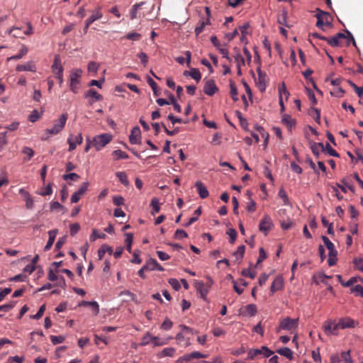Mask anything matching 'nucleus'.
<instances>
[{
  "mask_svg": "<svg viewBox=\"0 0 363 363\" xmlns=\"http://www.w3.org/2000/svg\"><path fill=\"white\" fill-rule=\"evenodd\" d=\"M356 323L354 320L350 317H345L340 318L337 323L332 320H328L324 323L323 329L326 335H337V330L339 328L345 329V328H353L356 325Z\"/></svg>",
  "mask_w": 363,
  "mask_h": 363,
  "instance_id": "f257e3e1",
  "label": "nucleus"
},
{
  "mask_svg": "<svg viewBox=\"0 0 363 363\" xmlns=\"http://www.w3.org/2000/svg\"><path fill=\"white\" fill-rule=\"evenodd\" d=\"M67 118V113H62L57 120L54 121L53 125L51 128H47L45 130V135L41 138V140H46L50 136L60 133L64 129Z\"/></svg>",
  "mask_w": 363,
  "mask_h": 363,
  "instance_id": "f03ea898",
  "label": "nucleus"
},
{
  "mask_svg": "<svg viewBox=\"0 0 363 363\" xmlns=\"http://www.w3.org/2000/svg\"><path fill=\"white\" fill-rule=\"evenodd\" d=\"M82 70L79 68H74L71 69L69 74V86L71 91L77 94L79 91L80 81L79 78L82 77Z\"/></svg>",
  "mask_w": 363,
  "mask_h": 363,
  "instance_id": "7ed1b4c3",
  "label": "nucleus"
},
{
  "mask_svg": "<svg viewBox=\"0 0 363 363\" xmlns=\"http://www.w3.org/2000/svg\"><path fill=\"white\" fill-rule=\"evenodd\" d=\"M113 136L109 133H103L94 137L92 145L96 151L101 150L112 140Z\"/></svg>",
  "mask_w": 363,
  "mask_h": 363,
  "instance_id": "20e7f679",
  "label": "nucleus"
},
{
  "mask_svg": "<svg viewBox=\"0 0 363 363\" xmlns=\"http://www.w3.org/2000/svg\"><path fill=\"white\" fill-rule=\"evenodd\" d=\"M298 318L292 319L289 317L284 318L279 324V330H291L298 327Z\"/></svg>",
  "mask_w": 363,
  "mask_h": 363,
  "instance_id": "39448f33",
  "label": "nucleus"
},
{
  "mask_svg": "<svg viewBox=\"0 0 363 363\" xmlns=\"http://www.w3.org/2000/svg\"><path fill=\"white\" fill-rule=\"evenodd\" d=\"M329 13L328 12L323 11L319 9H317V13L315 15L317 18L316 26L323 29L324 25L330 26L331 23L328 21Z\"/></svg>",
  "mask_w": 363,
  "mask_h": 363,
  "instance_id": "423d86ee",
  "label": "nucleus"
},
{
  "mask_svg": "<svg viewBox=\"0 0 363 363\" xmlns=\"http://www.w3.org/2000/svg\"><path fill=\"white\" fill-rule=\"evenodd\" d=\"M261 354H263L265 357H269L273 354V352L266 346H262L261 349L250 350L248 353V357L249 358H253L256 355Z\"/></svg>",
  "mask_w": 363,
  "mask_h": 363,
  "instance_id": "0eeeda50",
  "label": "nucleus"
},
{
  "mask_svg": "<svg viewBox=\"0 0 363 363\" xmlns=\"http://www.w3.org/2000/svg\"><path fill=\"white\" fill-rule=\"evenodd\" d=\"M130 143L133 145L140 144L141 143V132L139 127H134L129 135Z\"/></svg>",
  "mask_w": 363,
  "mask_h": 363,
  "instance_id": "6e6552de",
  "label": "nucleus"
},
{
  "mask_svg": "<svg viewBox=\"0 0 363 363\" xmlns=\"http://www.w3.org/2000/svg\"><path fill=\"white\" fill-rule=\"evenodd\" d=\"M89 186V182H84L79 189L74 193L71 196V202L72 203H77L79 201L82 195H83L87 190Z\"/></svg>",
  "mask_w": 363,
  "mask_h": 363,
  "instance_id": "1a4fd4ad",
  "label": "nucleus"
},
{
  "mask_svg": "<svg viewBox=\"0 0 363 363\" xmlns=\"http://www.w3.org/2000/svg\"><path fill=\"white\" fill-rule=\"evenodd\" d=\"M257 72L258 74V79L256 82L257 86L261 92H263L267 88L266 74L259 68L257 69Z\"/></svg>",
  "mask_w": 363,
  "mask_h": 363,
  "instance_id": "9d476101",
  "label": "nucleus"
},
{
  "mask_svg": "<svg viewBox=\"0 0 363 363\" xmlns=\"http://www.w3.org/2000/svg\"><path fill=\"white\" fill-rule=\"evenodd\" d=\"M273 223L271 218L266 215L264 216L263 219L260 221L259 225V229L262 232H264L265 234L271 229L272 227Z\"/></svg>",
  "mask_w": 363,
  "mask_h": 363,
  "instance_id": "9b49d317",
  "label": "nucleus"
},
{
  "mask_svg": "<svg viewBox=\"0 0 363 363\" xmlns=\"http://www.w3.org/2000/svg\"><path fill=\"white\" fill-rule=\"evenodd\" d=\"M17 72H36V66L33 61H28L23 65H18L16 67Z\"/></svg>",
  "mask_w": 363,
  "mask_h": 363,
  "instance_id": "f8f14e48",
  "label": "nucleus"
},
{
  "mask_svg": "<svg viewBox=\"0 0 363 363\" xmlns=\"http://www.w3.org/2000/svg\"><path fill=\"white\" fill-rule=\"evenodd\" d=\"M218 91V87L213 79L208 80L203 87V91L208 96H213Z\"/></svg>",
  "mask_w": 363,
  "mask_h": 363,
  "instance_id": "ddd939ff",
  "label": "nucleus"
},
{
  "mask_svg": "<svg viewBox=\"0 0 363 363\" xmlns=\"http://www.w3.org/2000/svg\"><path fill=\"white\" fill-rule=\"evenodd\" d=\"M195 287L197 292L200 294L201 297L204 300L206 299L207 294L209 291L208 287L201 281H195Z\"/></svg>",
  "mask_w": 363,
  "mask_h": 363,
  "instance_id": "4468645a",
  "label": "nucleus"
},
{
  "mask_svg": "<svg viewBox=\"0 0 363 363\" xmlns=\"http://www.w3.org/2000/svg\"><path fill=\"white\" fill-rule=\"evenodd\" d=\"M283 286V278L281 277H277L271 285L270 291L272 294H274L275 291L281 290Z\"/></svg>",
  "mask_w": 363,
  "mask_h": 363,
  "instance_id": "2eb2a0df",
  "label": "nucleus"
},
{
  "mask_svg": "<svg viewBox=\"0 0 363 363\" xmlns=\"http://www.w3.org/2000/svg\"><path fill=\"white\" fill-rule=\"evenodd\" d=\"M146 265L147 267L148 271H153V270H157L159 272H163L164 268L159 264V263L157 262L155 259H150L146 262Z\"/></svg>",
  "mask_w": 363,
  "mask_h": 363,
  "instance_id": "dca6fc26",
  "label": "nucleus"
},
{
  "mask_svg": "<svg viewBox=\"0 0 363 363\" xmlns=\"http://www.w3.org/2000/svg\"><path fill=\"white\" fill-rule=\"evenodd\" d=\"M211 23L210 19L208 18H203L202 17L201 20L199 22L198 26L195 28L194 32L196 35H199L200 33H201L206 26L209 25Z\"/></svg>",
  "mask_w": 363,
  "mask_h": 363,
  "instance_id": "f3484780",
  "label": "nucleus"
},
{
  "mask_svg": "<svg viewBox=\"0 0 363 363\" xmlns=\"http://www.w3.org/2000/svg\"><path fill=\"white\" fill-rule=\"evenodd\" d=\"M195 186L196 187L199 196L201 199L208 197L209 194L208 191L201 181H197L195 184Z\"/></svg>",
  "mask_w": 363,
  "mask_h": 363,
  "instance_id": "a211bd4d",
  "label": "nucleus"
},
{
  "mask_svg": "<svg viewBox=\"0 0 363 363\" xmlns=\"http://www.w3.org/2000/svg\"><path fill=\"white\" fill-rule=\"evenodd\" d=\"M198 356H200V354L196 353V351L192 352L191 353H187L180 357L177 360V363H187L192 360L193 359H196V357Z\"/></svg>",
  "mask_w": 363,
  "mask_h": 363,
  "instance_id": "6ab92c4d",
  "label": "nucleus"
},
{
  "mask_svg": "<svg viewBox=\"0 0 363 363\" xmlns=\"http://www.w3.org/2000/svg\"><path fill=\"white\" fill-rule=\"evenodd\" d=\"M57 232H58V230L57 229H53L48 232L49 239L48 240L47 244L45 245V246L44 247V250L45 251L49 250L51 248V247L52 246V245L55 242L56 235L57 234Z\"/></svg>",
  "mask_w": 363,
  "mask_h": 363,
  "instance_id": "aec40b11",
  "label": "nucleus"
},
{
  "mask_svg": "<svg viewBox=\"0 0 363 363\" xmlns=\"http://www.w3.org/2000/svg\"><path fill=\"white\" fill-rule=\"evenodd\" d=\"M86 98H92L94 100L90 101V104H92L95 101H101L103 99L102 95L99 94L96 90L91 89L88 90L85 94Z\"/></svg>",
  "mask_w": 363,
  "mask_h": 363,
  "instance_id": "412c9836",
  "label": "nucleus"
},
{
  "mask_svg": "<svg viewBox=\"0 0 363 363\" xmlns=\"http://www.w3.org/2000/svg\"><path fill=\"white\" fill-rule=\"evenodd\" d=\"M311 148L312 152L316 157L319 156L320 151H325V147L322 143H313L311 144Z\"/></svg>",
  "mask_w": 363,
  "mask_h": 363,
  "instance_id": "4be33fe9",
  "label": "nucleus"
},
{
  "mask_svg": "<svg viewBox=\"0 0 363 363\" xmlns=\"http://www.w3.org/2000/svg\"><path fill=\"white\" fill-rule=\"evenodd\" d=\"M278 23L281 26H284L289 28L290 26L287 23V12L286 10H282L281 13L277 16Z\"/></svg>",
  "mask_w": 363,
  "mask_h": 363,
  "instance_id": "5701e85b",
  "label": "nucleus"
},
{
  "mask_svg": "<svg viewBox=\"0 0 363 363\" xmlns=\"http://www.w3.org/2000/svg\"><path fill=\"white\" fill-rule=\"evenodd\" d=\"M28 50L27 48V47L24 45H23L21 48V50L19 51V53H18L17 55H13V56H11L9 57H8L7 60L9 61V60H20L25 55L27 54Z\"/></svg>",
  "mask_w": 363,
  "mask_h": 363,
  "instance_id": "b1692460",
  "label": "nucleus"
},
{
  "mask_svg": "<svg viewBox=\"0 0 363 363\" xmlns=\"http://www.w3.org/2000/svg\"><path fill=\"white\" fill-rule=\"evenodd\" d=\"M184 54H185V55H186V59H185V58H184V57H182V56H179V57H177L176 58V61H177L179 64H180V65H183V64L185 62V61H186V65H187L188 67H189V66H190V62H191V52L187 50V51H186V52H184Z\"/></svg>",
  "mask_w": 363,
  "mask_h": 363,
  "instance_id": "393cba45",
  "label": "nucleus"
},
{
  "mask_svg": "<svg viewBox=\"0 0 363 363\" xmlns=\"http://www.w3.org/2000/svg\"><path fill=\"white\" fill-rule=\"evenodd\" d=\"M277 352L289 359H291L293 358V352L289 347H285L280 348L277 350Z\"/></svg>",
  "mask_w": 363,
  "mask_h": 363,
  "instance_id": "a878e982",
  "label": "nucleus"
},
{
  "mask_svg": "<svg viewBox=\"0 0 363 363\" xmlns=\"http://www.w3.org/2000/svg\"><path fill=\"white\" fill-rule=\"evenodd\" d=\"M289 96L290 94L286 89L285 83L282 82L279 86V97H281V99H283V96H284L286 99H288Z\"/></svg>",
  "mask_w": 363,
  "mask_h": 363,
  "instance_id": "bb28decb",
  "label": "nucleus"
},
{
  "mask_svg": "<svg viewBox=\"0 0 363 363\" xmlns=\"http://www.w3.org/2000/svg\"><path fill=\"white\" fill-rule=\"evenodd\" d=\"M337 251L335 250H332L331 252H328V265L329 266H334L336 262H337Z\"/></svg>",
  "mask_w": 363,
  "mask_h": 363,
  "instance_id": "cd10ccee",
  "label": "nucleus"
},
{
  "mask_svg": "<svg viewBox=\"0 0 363 363\" xmlns=\"http://www.w3.org/2000/svg\"><path fill=\"white\" fill-rule=\"evenodd\" d=\"M106 252H108V254H112L113 249L107 245H102L98 250V256L99 258L101 259L103 258Z\"/></svg>",
  "mask_w": 363,
  "mask_h": 363,
  "instance_id": "c85d7f7f",
  "label": "nucleus"
},
{
  "mask_svg": "<svg viewBox=\"0 0 363 363\" xmlns=\"http://www.w3.org/2000/svg\"><path fill=\"white\" fill-rule=\"evenodd\" d=\"M283 123L286 125L289 128L295 126V121L288 114H284L281 118Z\"/></svg>",
  "mask_w": 363,
  "mask_h": 363,
  "instance_id": "c756f323",
  "label": "nucleus"
},
{
  "mask_svg": "<svg viewBox=\"0 0 363 363\" xmlns=\"http://www.w3.org/2000/svg\"><path fill=\"white\" fill-rule=\"evenodd\" d=\"M116 176L124 186H128L129 182L128 179L127 174L125 172H117L116 173Z\"/></svg>",
  "mask_w": 363,
  "mask_h": 363,
  "instance_id": "7c9ffc66",
  "label": "nucleus"
},
{
  "mask_svg": "<svg viewBox=\"0 0 363 363\" xmlns=\"http://www.w3.org/2000/svg\"><path fill=\"white\" fill-rule=\"evenodd\" d=\"M106 234L104 233L99 232L96 229H93L92 233L89 237V240L91 242L95 241L96 239H104L106 238Z\"/></svg>",
  "mask_w": 363,
  "mask_h": 363,
  "instance_id": "2f4dec72",
  "label": "nucleus"
},
{
  "mask_svg": "<svg viewBox=\"0 0 363 363\" xmlns=\"http://www.w3.org/2000/svg\"><path fill=\"white\" fill-rule=\"evenodd\" d=\"M52 69L54 74H55V72H57V71L60 70V69L63 70V67L61 65V60H60L59 55L55 56L54 62L52 65Z\"/></svg>",
  "mask_w": 363,
  "mask_h": 363,
  "instance_id": "473e14b6",
  "label": "nucleus"
},
{
  "mask_svg": "<svg viewBox=\"0 0 363 363\" xmlns=\"http://www.w3.org/2000/svg\"><path fill=\"white\" fill-rule=\"evenodd\" d=\"M102 17V13L99 11H94L89 18L86 20V24L91 25L95 21L100 19Z\"/></svg>",
  "mask_w": 363,
  "mask_h": 363,
  "instance_id": "72a5a7b5",
  "label": "nucleus"
},
{
  "mask_svg": "<svg viewBox=\"0 0 363 363\" xmlns=\"http://www.w3.org/2000/svg\"><path fill=\"white\" fill-rule=\"evenodd\" d=\"M145 4V2L142 1V2H140L138 4H135L133 6L131 10H130V19L131 20H133L135 18H137V13H138V9H140L143 4Z\"/></svg>",
  "mask_w": 363,
  "mask_h": 363,
  "instance_id": "f704fd0d",
  "label": "nucleus"
},
{
  "mask_svg": "<svg viewBox=\"0 0 363 363\" xmlns=\"http://www.w3.org/2000/svg\"><path fill=\"white\" fill-rule=\"evenodd\" d=\"M175 353L174 347H166L159 354V357H172Z\"/></svg>",
  "mask_w": 363,
  "mask_h": 363,
  "instance_id": "c9c22d12",
  "label": "nucleus"
},
{
  "mask_svg": "<svg viewBox=\"0 0 363 363\" xmlns=\"http://www.w3.org/2000/svg\"><path fill=\"white\" fill-rule=\"evenodd\" d=\"M125 242L126 244V249L128 251V252H131V247L133 240V235L130 233H127L125 234Z\"/></svg>",
  "mask_w": 363,
  "mask_h": 363,
  "instance_id": "e433bc0d",
  "label": "nucleus"
},
{
  "mask_svg": "<svg viewBox=\"0 0 363 363\" xmlns=\"http://www.w3.org/2000/svg\"><path fill=\"white\" fill-rule=\"evenodd\" d=\"M112 155L115 157V160H121V159H128V155L121 150H116L112 152Z\"/></svg>",
  "mask_w": 363,
  "mask_h": 363,
  "instance_id": "4c0bfd02",
  "label": "nucleus"
},
{
  "mask_svg": "<svg viewBox=\"0 0 363 363\" xmlns=\"http://www.w3.org/2000/svg\"><path fill=\"white\" fill-rule=\"evenodd\" d=\"M278 196L282 199L284 205L290 206L291 203L287 196V194L285 190L283 188H281L278 192Z\"/></svg>",
  "mask_w": 363,
  "mask_h": 363,
  "instance_id": "58836bf2",
  "label": "nucleus"
},
{
  "mask_svg": "<svg viewBox=\"0 0 363 363\" xmlns=\"http://www.w3.org/2000/svg\"><path fill=\"white\" fill-rule=\"evenodd\" d=\"M189 76L195 79L197 82L201 79V74L198 69L191 68L189 70Z\"/></svg>",
  "mask_w": 363,
  "mask_h": 363,
  "instance_id": "ea45409f",
  "label": "nucleus"
},
{
  "mask_svg": "<svg viewBox=\"0 0 363 363\" xmlns=\"http://www.w3.org/2000/svg\"><path fill=\"white\" fill-rule=\"evenodd\" d=\"M22 152L27 156V157L24 159L25 161H29L34 155L33 150L29 147H24L22 149Z\"/></svg>",
  "mask_w": 363,
  "mask_h": 363,
  "instance_id": "a19ab883",
  "label": "nucleus"
},
{
  "mask_svg": "<svg viewBox=\"0 0 363 363\" xmlns=\"http://www.w3.org/2000/svg\"><path fill=\"white\" fill-rule=\"evenodd\" d=\"M150 205L153 208V211L151 212L152 215H155V213H158L160 211V202L157 198H153L152 199Z\"/></svg>",
  "mask_w": 363,
  "mask_h": 363,
  "instance_id": "79ce46f5",
  "label": "nucleus"
},
{
  "mask_svg": "<svg viewBox=\"0 0 363 363\" xmlns=\"http://www.w3.org/2000/svg\"><path fill=\"white\" fill-rule=\"evenodd\" d=\"M230 96H231L233 100L234 101H237L238 100V93L236 86L235 85L234 83L230 82Z\"/></svg>",
  "mask_w": 363,
  "mask_h": 363,
  "instance_id": "37998d69",
  "label": "nucleus"
},
{
  "mask_svg": "<svg viewBox=\"0 0 363 363\" xmlns=\"http://www.w3.org/2000/svg\"><path fill=\"white\" fill-rule=\"evenodd\" d=\"M235 62L236 63L237 67H241L245 65V59L240 52H238L234 55Z\"/></svg>",
  "mask_w": 363,
  "mask_h": 363,
  "instance_id": "c03bdc74",
  "label": "nucleus"
},
{
  "mask_svg": "<svg viewBox=\"0 0 363 363\" xmlns=\"http://www.w3.org/2000/svg\"><path fill=\"white\" fill-rule=\"evenodd\" d=\"M245 247L244 245H240L238 250L234 252V256L237 259H242L245 253Z\"/></svg>",
  "mask_w": 363,
  "mask_h": 363,
  "instance_id": "a18cd8bd",
  "label": "nucleus"
},
{
  "mask_svg": "<svg viewBox=\"0 0 363 363\" xmlns=\"http://www.w3.org/2000/svg\"><path fill=\"white\" fill-rule=\"evenodd\" d=\"M322 240H323L325 247L329 250V252H331L332 250H335L334 244L329 240V238L328 237L323 235Z\"/></svg>",
  "mask_w": 363,
  "mask_h": 363,
  "instance_id": "49530a36",
  "label": "nucleus"
},
{
  "mask_svg": "<svg viewBox=\"0 0 363 363\" xmlns=\"http://www.w3.org/2000/svg\"><path fill=\"white\" fill-rule=\"evenodd\" d=\"M352 292L357 296L363 297V286L357 284L351 289Z\"/></svg>",
  "mask_w": 363,
  "mask_h": 363,
  "instance_id": "de8ad7c7",
  "label": "nucleus"
},
{
  "mask_svg": "<svg viewBox=\"0 0 363 363\" xmlns=\"http://www.w3.org/2000/svg\"><path fill=\"white\" fill-rule=\"evenodd\" d=\"M341 358L345 363H354L350 355V351L342 352Z\"/></svg>",
  "mask_w": 363,
  "mask_h": 363,
  "instance_id": "09e8293b",
  "label": "nucleus"
},
{
  "mask_svg": "<svg viewBox=\"0 0 363 363\" xmlns=\"http://www.w3.org/2000/svg\"><path fill=\"white\" fill-rule=\"evenodd\" d=\"M167 342H168L167 340H161L158 337H155V336L152 337V343L154 347L162 346V345L167 344Z\"/></svg>",
  "mask_w": 363,
  "mask_h": 363,
  "instance_id": "8fccbe9b",
  "label": "nucleus"
},
{
  "mask_svg": "<svg viewBox=\"0 0 363 363\" xmlns=\"http://www.w3.org/2000/svg\"><path fill=\"white\" fill-rule=\"evenodd\" d=\"M187 237H188V234L184 230L177 229L174 233V238L177 240H182V239L187 238Z\"/></svg>",
  "mask_w": 363,
  "mask_h": 363,
  "instance_id": "3c124183",
  "label": "nucleus"
},
{
  "mask_svg": "<svg viewBox=\"0 0 363 363\" xmlns=\"http://www.w3.org/2000/svg\"><path fill=\"white\" fill-rule=\"evenodd\" d=\"M309 113L314 118L317 123H320V113L318 109L311 108Z\"/></svg>",
  "mask_w": 363,
  "mask_h": 363,
  "instance_id": "603ef678",
  "label": "nucleus"
},
{
  "mask_svg": "<svg viewBox=\"0 0 363 363\" xmlns=\"http://www.w3.org/2000/svg\"><path fill=\"white\" fill-rule=\"evenodd\" d=\"M353 263L357 269L363 272V257L354 259Z\"/></svg>",
  "mask_w": 363,
  "mask_h": 363,
  "instance_id": "864d4df0",
  "label": "nucleus"
},
{
  "mask_svg": "<svg viewBox=\"0 0 363 363\" xmlns=\"http://www.w3.org/2000/svg\"><path fill=\"white\" fill-rule=\"evenodd\" d=\"M227 234L230 237V242L233 244L236 240L237 235H238L236 230L233 228H229L227 230Z\"/></svg>",
  "mask_w": 363,
  "mask_h": 363,
  "instance_id": "5fc2aeb1",
  "label": "nucleus"
},
{
  "mask_svg": "<svg viewBox=\"0 0 363 363\" xmlns=\"http://www.w3.org/2000/svg\"><path fill=\"white\" fill-rule=\"evenodd\" d=\"M235 114L240 122L241 126L244 128H247V126L248 125V123H247V120L242 116V113L239 111H237L235 112Z\"/></svg>",
  "mask_w": 363,
  "mask_h": 363,
  "instance_id": "6e6d98bb",
  "label": "nucleus"
},
{
  "mask_svg": "<svg viewBox=\"0 0 363 363\" xmlns=\"http://www.w3.org/2000/svg\"><path fill=\"white\" fill-rule=\"evenodd\" d=\"M325 147V151H327L329 155L333 157H338L339 155L338 153L330 146L329 143H326Z\"/></svg>",
  "mask_w": 363,
  "mask_h": 363,
  "instance_id": "4d7b16f0",
  "label": "nucleus"
},
{
  "mask_svg": "<svg viewBox=\"0 0 363 363\" xmlns=\"http://www.w3.org/2000/svg\"><path fill=\"white\" fill-rule=\"evenodd\" d=\"M152 335L150 333H147L142 338L141 345H147L152 342Z\"/></svg>",
  "mask_w": 363,
  "mask_h": 363,
  "instance_id": "13d9d810",
  "label": "nucleus"
},
{
  "mask_svg": "<svg viewBox=\"0 0 363 363\" xmlns=\"http://www.w3.org/2000/svg\"><path fill=\"white\" fill-rule=\"evenodd\" d=\"M40 118V115L37 110H33L29 115L28 119L30 122L34 123Z\"/></svg>",
  "mask_w": 363,
  "mask_h": 363,
  "instance_id": "bf43d9fd",
  "label": "nucleus"
},
{
  "mask_svg": "<svg viewBox=\"0 0 363 363\" xmlns=\"http://www.w3.org/2000/svg\"><path fill=\"white\" fill-rule=\"evenodd\" d=\"M345 91L341 87H337L336 89L330 91V94L333 96L341 98L343 96Z\"/></svg>",
  "mask_w": 363,
  "mask_h": 363,
  "instance_id": "052dcab7",
  "label": "nucleus"
},
{
  "mask_svg": "<svg viewBox=\"0 0 363 363\" xmlns=\"http://www.w3.org/2000/svg\"><path fill=\"white\" fill-rule=\"evenodd\" d=\"M62 179L65 181L70 179L73 181H77L79 179V176L76 173H69L64 174L62 176Z\"/></svg>",
  "mask_w": 363,
  "mask_h": 363,
  "instance_id": "680f3d73",
  "label": "nucleus"
},
{
  "mask_svg": "<svg viewBox=\"0 0 363 363\" xmlns=\"http://www.w3.org/2000/svg\"><path fill=\"white\" fill-rule=\"evenodd\" d=\"M141 35L138 33L133 32L126 35L125 38L128 40L138 41L140 40Z\"/></svg>",
  "mask_w": 363,
  "mask_h": 363,
  "instance_id": "e2e57ef3",
  "label": "nucleus"
},
{
  "mask_svg": "<svg viewBox=\"0 0 363 363\" xmlns=\"http://www.w3.org/2000/svg\"><path fill=\"white\" fill-rule=\"evenodd\" d=\"M50 340L53 345H57L62 343L65 340V337L61 335H51Z\"/></svg>",
  "mask_w": 363,
  "mask_h": 363,
  "instance_id": "0e129e2a",
  "label": "nucleus"
},
{
  "mask_svg": "<svg viewBox=\"0 0 363 363\" xmlns=\"http://www.w3.org/2000/svg\"><path fill=\"white\" fill-rule=\"evenodd\" d=\"M98 69H99V64L96 63V62L92 61L88 64V71L89 72L96 73Z\"/></svg>",
  "mask_w": 363,
  "mask_h": 363,
  "instance_id": "69168bd1",
  "label": "nucleus"
},
{
  "mask_svg": "<svg viewBox=\"0 0 363 363\" xmlns=\"http://www.w3.org/2000/svg\"><path fill=\"white\" fill-rule=\"evenodd\" d=\"M168 282L176 291H178L181 287V285L177 279L171 278L169 279Z\"/></svg>",
  "mask_w": 363,
  "mask_h": 363,
  "instance_id": "338daca9",
  "label": "nucleus"
},
{
  "mask_svg": "<svg viewBox=\"0 0 363 363\" xmlns=\"http://www.w3.org/2000/svg\"><path fill=\"white\" fill-rule=\"evenodd\" d=\"M246 312L251 316L255 315L257 313V307L254 304H248L246 306Z\"/></svg>",
  "mask_w": 363,
  "mask_h": 363,
  "instance_id": "774afa93",
  "label": "nucleus"
}]
</instances>
